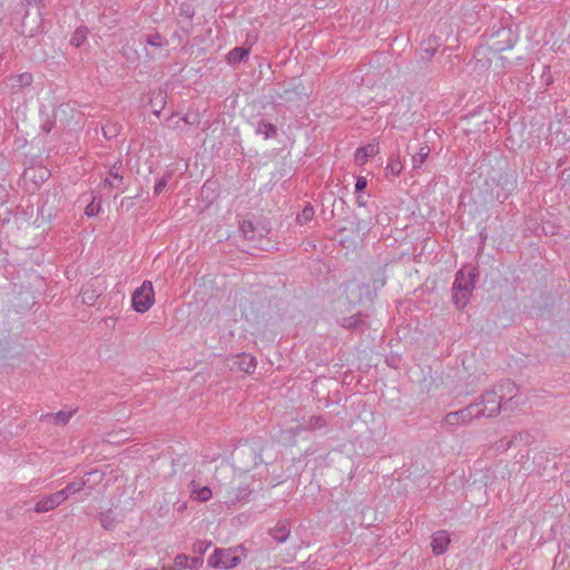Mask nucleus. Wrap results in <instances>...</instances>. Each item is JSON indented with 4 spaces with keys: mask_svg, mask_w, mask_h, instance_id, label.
Masks as SVG:
<instances>
[{
    "mask_svg": "<svg viewBox=\"0 0 570 570\" xmlns=\"http://www.w3.org/2000/svg\"><path fill=\"white\" fill-rule=\"evenodd\" d=\"M518 387L510 380L502 381L494 389L485 391L479 401L454 412H449L442 421V426L453 432L459 426L466 425L473 420L497 416L503 406L517 396Z\"/></svg>",
    "mask_w": 570,
    "mask_h": 570,
    "instance_id": "obj_1",
    "label": "nucleus"
},
{
    "mask_svg": "<svg viewBox=\"0 0 570 570\" xmlns=\"http://www.w3.org/2000/svg\"><path fill=\"white\" fill-rule=\"evenodd\" d=\"M154 303L153 283L150 281H144L142 284L132 293V308L138 313H145L154 305Z\"/></svg>",
    "mask_w": 570,
    "mask_h": 570,
    "instance_id": "obj_2",
    "label": "nucleus"
},
{
    "mask_svg": "<svg viewBox=\"0 0 570 570\" xmlns=\"http://www.w3.org/2000/svg\"><path fill=\"white\" fill-rule=\"evenodd\" d=\"M239 561V557L229 549H217L208 559L210 567L220 569H233Z\"/></svg>",
    "mask_w": 570,
    "mask_h": 570,
    "instance_id": "obj_3",
    "label": "nucleus"
},
{
    "mask_svg": "<svg viewBox=\"0 0 570 570\" xmlns=\"http://www.w3.org/2000/svg\"><path fill=\"white\" fill-rule=\"evenodd\" d=\"M32 81L33 77L30 72H22L8 76L3 83L10 94H18L31 86Z\"/></svg>",
    "mask_w": 570,
    "mask_h": 570,
    "instance_id": "obj_4",
    "label": "nucleus"
},
{
    "mask_svg": "<svg viewBox=\"0 0 570 570\" xmlns=\"http://www.w3.org/2000/svg\"><path fill=\"white\" fill-rule=\"evenodd\" d=\"M230 361L232 368H237L246 374L254 373L257 366L256 357L249 353H239L235 355Z\"/></svg>",
    "mask_w": 570,
    "mask_h": 570,
    "instance_id": "obj_5",
    "label": "nucleus"
},
{
    "mask_svg": "<svg viewBox=\"0 0 570 570\" xmlns=\"http://www.w3.org/2000/svg\"><path fill=\"white\" fill-rule=\"evenodd\" d=\"M476 277L478 273L475 272V268H470L468 273H465L463 269H460L455 274L452 288L474 289Z\"/></svg>",
    "mask_w": 570,
    "mask_h": 570,
    "instance_id": "obj_6",
    "label": "nucleus"
},
{
    "mask_svg": "<svg viewBox=\"0 0 570 570\" xmlns=\"http://www.w3.org/2000/svg\"><path fill=\"white\" fill-rule=\"evenodd\" d=\"M366 317L367 315L357 312L351 316L341 318L338 324L346 330L363 332L367 328Z\"/></svg>",
    "mask_w": 570,
    "mask_h": 570,
    "instance_id": "obj_7",
    "label": "nucleus"
},
{
    "mask_svg": "<svg viewBox=\"0 0 570 570\" xmlns=\"http://www.w3.org/2000/svg\"><path fill=\"white\" fill-rule=\"evenodd\" d=\"M63 502L62 494L59 492H55L48 495L42 497L35 505V511L38 513L49 512L53 510L56 507L60 505Z\"/></svg>",
    "mask_w": 570,
    "mask_h": 570,
    "instance_id": "obj_8",
    "label": "nucleus"
},
{
    "mask_svg": "<svg viewBox=\"0 0 570 570\" xmlns=\"http://www.w3.org/2000/svg\"><path fill=\"white\" fill-rule=\"evenodd\" d=\"M189 497L193 501L207 502L212 499L213 492L209 487H202L197 481L191 480L188 484Z\"/></svg>",
    "mask_w": 570,
    "mask_h": 570,
    "instance_id": "obj_9",
    "label": "nucleus"
},
{
    "mask_svg": "<svg viewBox=\"0 0 570 570\" xmlns=\"http://www.w3.org/2000/svg\"><path fill=\"white\" fill-rule=\"evenodd\" d=\"M450 534L445 530H439L432 535V551L435 556L443 554L450 544Z\"/></svg>",
    "mask_w": 570,
    "mask_h": 570,
    "instance_id": "obj_10",
    "label": "nucleus"
},
{
    "mask_svg": "<svg viewBox=\"0 0 570 570\" xmlns=\"http://www.w3.org/2000/svg\"><path fill=\"white\" fill-rule=\"evenodd\" d=\"M268 534L277 542L284 543L289 538L291 528L287 520H279L275 527L268 530Z\"/></svg>",
    "mask_w": 570,
    "mask_h": 570,
    "instance_id": "obj_11",
    "label": "nucleus"
},
{
    "mask_svg": "<svg viewBox=\"0 0 570 570\" xmlns=\"http://www.w3.org/2000/svg\"><path fill=\"white\" fill-rule=\"evenodd\" d=\"M472 292L469 288H452V302L456 308L462 309L469 304Z\"/></svg>",
    "mask_w": 570,
    "mask_h": 570,
    "instance_id": "obj_12",
    "label": "nucleus"
},
{
    "mask_svg": "<svg viewBox=\"0 0 570 570\" xmlns=\"http://www.w3.org/2000/svg\"><path fill=\"white\" fill-rule=\"evenodd\" d=\"M75 411H58L57 413H47L41 415V421L52 420L57 425H66L72 417Z\"/></svg>",
    "mask_w": 570,
    "mask_h": 570,
    "instance_id": "obj_13",
    "label": "nucleus"
},
{
    "mask_svg": "<svg viewBox=\"0 0 570 570\" xmlns=\"http://www.w3.org/2000/svg\"><path fill=\"white\" fill-rule=\"evenodd\" d=\"M87 482L88 481L85 479H78L68 483L62 490L58 491L59 494H62L63 502L69 495L80 492L86 487Z\"/></svg>",
    "mask_w": 570,
    "mask_h": 570,
    "instance_id": "obj_14",
    "label": "nucleus"
},
{
    "mask_svg": "<svg viewBox=\"0 0 570 570\" xmlns=\"http://www.w3.org/2000/svg\"><path fill=\"white\" fill-rule=\"evenodd\" d=\"M255 132L262 135L265 139L274 138L277 136V127L264 119L259 120L256 125Z\"/></svg>",
    "mask_w": 570,
    "mask_h": 570,
    "instance_id": "obj_15",
    "label": "nucleus"
},
{
    "mask_svg": "<svg viewBox=\"0 0 570 570\" xmlns=\"http://www.w3.org/2000/svg\"><path fill=\"white\" fill-rule=\"evenodd\" d=\"M376 151V147L374 145H367L364 147H360L356 149L354 155V160L356 165L362 166L367 163L368 158L372 157Z\"/></svg>",
    "mask_w": 570,
    "mask_h": 570,
    "instance_id": "obj_16",
    "label": "nucleus"
},
{
    "mask_svg": "<svg viewBox=\"0 0 570 570\" xmlns=\"http://www.w3.org/2000/svg\"><path fill=\"white\" fill-rule=\"evenodd\" d=\"M249 55V48L236 47L232 49L227 55V61L230 65H236L245 61Z\"/></svg>",
    "mask_w": 570,
    "mask_h": 570,
    "instance_id": "obj_17",
    "label": "nucleus"
},
{
    "mask_svg": "<svg viewBox=\"0 0 570 570\" xmlns=\"http://www.w3.org/2000/svg\"><path fill=\"white\" fill-rule=\"evenodd\" d=\"M117 164H115L108 174V177L105 178L104 184L114 188H120L124 183V177L118 171Z\"/></svg>",
    "mask_w": 570,
    "mask_h": 570,
    "instance_id": "obj_18",
    "label": "nucleus"
},
{
    "mask_svg": "<svg viewBox=\"0 0 570 570\" xmlns=\"http://www.w3.org/2000/svg\"><path fill=\"white\" fill-rule=\"evenodd\" d=\"M430 155V147L428 145H422L419 150L412 156L413 168H421L425 163L428 156Z\"/></svg>",
    "mask_w": 570,
    "mask_h": 570,
    "instance_id": "obj_19",
    "label": "nucleus"
},
{
    "mask_svg": "<svg viewBox=\"0 0 570 570\" xmlns=\"http://www.w3.org/2000/svg\"><path fill=\"white\" fill-rule=\"evenodd\" d=\"M327 425L326 420L321 415L311 416L302 426L303 430H320Z\"/></svg>",
    "mask_w": 570,
    "mask_h": 570,
    "instance_id": "obj_20",
    "label": "nucleus"
},
{
    "mask_svg": "<svg viewBox=\"0 0 570 570\" xmlns=\"http://www.w3.org/2000/svg\"><path fill=\"white\" fill-rule=\"evenodd\" d=\"M228 494H229V501L232 503H235V502H238V501H242V500L248 498L250 494V489L248 485H240L237 489L229 491Z\"/></svg>",
    "mask_w": 570,
    "mask_h": 570,
    "instance_id": "obj_21",
    "label": "nucleus"
},
{
    "mask_svg": "<svg viewBox=\"0 0 570 570\" xmlns=\"http://www.w3.org/2000/svg\"><path fill=\"white\" fill-rule=\"evenodd\" d=\"M101 209V197L94 195L91 202L86 206L85 214L87 217L96 216Z\"/></svg>",
    "mask_w": 570,
    "mask_h": 570,
    "instance_id": "obj_22",
    "label": "nucleus"
},
{
    "mask_svg": "<svg viewBox=\"0 0 570 570\" xmlns=\"http://www.w3.org/2000/svg\"><path fill=\"white\" fill-rule=\"evenodd\" d=\"M314 208L311 204H307L303 210L297 214L296 216V222L299 224V225H304L306 223H308L309 220H312V218L314 217Z\"/></svg>",
    "mask_w": 570,
    "mask_h": 570,
    "instance_id": "obj_23",
    "label": "nucleus"
},
{
    "mask_svg": "<svg viewBox=\"0 0 570 570\" xmlns=\"http://www.w3.org/2000/svg\"><path fill=\"white\" fill-rule=\"evenodd\" d=\"M239 230L243 234L244 238L253 240L255 238V228L254 224L250 220H243L239 224Z\"/></svg>",
    "mask_w": 570,
    "mask_h": 570,
    "instance_id": "obj_24",
    "label": "nucleus"
},
{
    "mask_svg": "<svg viewBox=\"0 0 570 570\" xmlns=\"http://www.w3.org/2000/svg\"><path fill=\"white\" fill-rule=\"evenodd\" d=\"M145 41L151 47H165L168 45V41L158 32L148 35Z\"/></svg>",
    "mask_w": 570,
    "mask_h": 570,
    "instance_id": "obj_25",
    "label": "nucleus"
},
{
    "mask_svg": "<svg viewBox=\"0 0 570 570\" xmlns=\"http://www.w3.org/2000/svg\"><path fill=\"white\" fill-rule=\"evenodd\" d=\"M171 176H173L171 173H167L166 175H164L163 177H160L156 180V184L154 187L155 195H159L166 188Z\"/></svg>",
    "mask_w": 570,
    "mask_h": 570,
    "instance_id": "obj_26",
    "label": "nucleus"
},
{
    "mask_svg": "<svg viewBox=\"0 0 570 570\" xmlns=\"http://www.w3.org/2000/svg\"><path fill=\"white\" fill-rule=\"evenodd\" d=\"M179 16L186 18L187 20L191 21V19L195 16V9L190 3H181L179 6Z\"/></svg>",
    "mask_w": 570,
    "mask_h": 570,
    "instance_id": "obj_27",
    "label": "nucleus"
},
{
    "mask_svg": "<svg viewBox=\"0 0 570 570\" xmlns=\"http://www.w3.org/2000/svg\"><path fill=\"white\" fill-rule=\"evenodd\" d=\"M187 564H189V556L185 553H179L174 559V567L177 570L187 569Z\"/></svg>",
    "mask_w": 570,
    "mask_h": 570,
    "instance_id": "obj_28",
    "label": "nucleus"
},
{
    "mask_svg": "<svg viewBox=\"0 0 570 570\" xmlns=\"http://www.w3.org/2000/svg\"><path fill=\"white\" fill-rule=\"evenodd\" d=\"M189 36H190V30L188 28L180 27L179 30H177L173 33V39L178 40L179 43H185V42H187V39L189 38Z\"/></svg>",
    "mask_w": 570,
    "mask_h": 570,
    "instance_id": "obj_29",
    "label": "nucleus"
},
{
    "mask_svg": "<svg viewBox=\"0 0 570 570\" xmlns=\"http://www.w3.org/2000/svg\"><path fill=\"white\" fill-rule=\"evenodd\" d=\"M99 520L101 525L107 530L114 527V518L111 517L110 512L101 513Z\"/></svg>",
    "mask_w": 570,
    "mask_h": 570,
    "instance_id": "obj_30",
    "label": "nucleus"
},
{
    "mask_svg": "<svg viewBox=\"0 0 570 570\" xmlns=\"http://www.w3.org/2000/svg\"><path fill=\"white\" fill-rule=\"evenodd\" d=\"M85 39H86L85 31L77 29L75 31V33L72 35L70 42L72 45H75L76 47H79L83 42Z\"/></svg>",
    "mask_w": 570,
    "mask_h": 570,
    "instance_id": "obj_31",
    "label": "nucleus"
},
{
    "mask_svg": "<svg viewBox=\"0 0 570 570\" xmlns=\"http://www.w3.org/2000/svg\"><path fill=\"white\" fill-rule=\"evenodd\" d=\"M367 186V180L363 176H358L355 181V193L360 194L362 193Z\"/></svg>",
    "mask_w": 570,
    "mask_h": 570,
    "instance_id": "obj_32",
    "label": "nucleus"
},
{
    "mask_svg": "<svg viewBox=\"0 0 570 570\" xmlns=\"http://www.w3.org/2000/svg\"><path fill=\"white\" fill-rule=\"evenodd\" d=\"M203 563V559L199 557H189V564H187V569L197 570Z\"/></svg>",
    "mask_w": 570,
    "mask_h": 570,
    "instance_id": "obj_33",
    "label": "nucleus"
},
{
    "mask_svg": "<svg viewBox=\"0 0 570 570\" xmlns=\"http://www.w3.org/2000/svg\"><path fill=\"white\" fill-rule=\"evenodd\" d=\"M387 169L392 175L397 176L402 170V165L399 161H394L387 165Z\"/></svg>",
    "mask_w": 570,
    "mask_h": 570,
    "instance_id": "obj_34",
    "label": "nucleus"
},
{
    "mask_svg": "<svg viewBox=\"0 0 570 570\" xmlns=\"http://www.w3.org/2000/svg\"><path fill=\"white\" fill-rule=\"evenodd\" d=\"M356 204H357V206L363 207L366 205V202L364 200L363 196L358 195L356 197Z\"/></svg>",
    "mask_w": 570,
    "mask_h": 570,
    "instance_id": "obj_35",
    "label": "nucleus"
},
{
    "mask_svg": "<svg viewBox=\"0 0 570 570\" xmlns=\"http://www.w3.org/2000/svg\"><path fill=\"white\" fill-rule=\"evenodd\" d=\"M179 121H184V122H186V124H189L188 118H187V117H183V118H179V119L176 121L175 126H177Z\"/></svg>",
    "mask_w": 570,
    "mask_h": 570,
    "instance_id": "obj_36",
    "label": "nucleus"
},
{
    "mask_svg": "<svg viewBox=\"0 0 570 570\" xmlns=\"http://www.w3.org/2000/svg\"><path fill=\"white\" fill-rule=\"evenodd\" d=\"M161 570H171V568L164 566Z\"/></svg>",
    "mask_w": 570,
    "mask_h": 570,
    "instance_id": "obj_37",
    "label": "nucleus"
},
{
    "mask_svg": "<svg viewBox=\"0 0 570 570\" xmlns=\"http://www.w3.org/2000/svg\"><path fill=\"white\" fill-rule=\"evenodd\" d=\"M27 19H28V14H26L23 18V22H22L23 24H26Z\"/></svg>",
    "mask_w": 570,
    "mask_h": 570,
    "instance_id": "obj_38",
    "label": "nucleus"
}]
</instances>
